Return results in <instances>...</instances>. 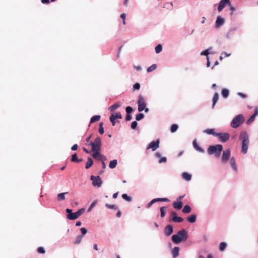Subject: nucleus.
<instances>
[{"label": "nucleus", "instance_id": "56", "mask_svg": "<svg viewBox=\"0 0 258 258\" xmlns=\"http://www.w3.org/2000/svg\"><path fill=\"white\" fill-rule=\"evenodd\" d=\"M237 95L238 96L240 97L241 98L243 99H245L247 97V95L246 94H244V93H242V92H238L237 93Z\"/></svg>", "mask_w": 258, "mask_h": 258}, {"label": "nucleus", "instance_id": "34", "mask_svg": "<svg viewBox=\"0 0 258 258\" xmlns=\"http://www.w3.org/2000/svg\"><path fill=\"white\" fill-rule=\"evenodd\" d=\"M68 192H61L57 195V199L58 201H61L65 200V195L68 194Z\"/></svg>", "mask_w": 258, "mask_h": 258}, {"label": "nucleus", "instance_id": "53", "mask_svg": "<svg viewBox=\"0 0 258 258\" xmlns=\"http://www.w3.org/2000/svg\"><path fill=\"white\" fill-rule=\"evenodd\" d=\"M37 251L38 253L44 254L45 252V250L43 247L40 246L37 248Z\"/></svg>", "mask_w": 258, "mask_h": 258}, {"label": "nucleus", "instance_id": "35", "mask_svg": "<svg viewBox=\"0 0 258 258\" xmlns=\"http://www.w3.org/2000/svg\"><path fill=\"white\" fill-rule=\"evenodd\" d=\"M191 211V208L189 205H185L182 210V212L184 214H189Z\"/></svg>", "mask_w": 258, "mask_h": 258}, {"label": "nucleus", "instance_id": "6", "mask_svg": "<svg viewBox=\"0 0 258 258\" xmlns=\"http://www.w3.org/2000/svg\"><path fill=\"white\" fill-rule=\"evenodd\" d=\"M245 121L244 115L239 114L233 117L230 123V126L233 128H237L242 125Z\"/></svg>", "mask_w": 258, "mask_h": 258}, {"label": "nucleus", "instance_id": "61", "mask_svg": "<svg viewBox=\"0 0 258 258\" xmlns=\"http://www.w3.org/2000/svg\"><path fill=\"white\" fill-rule=\"evenodd\" d=\"M78 145L77 144H75L72 146V147H71V150L72 151H76L78 149Z\"/></svg>", "mask_w": 258, "mask_h": 258}, {"label": "nucleus", "instance_id": "46", "mask_svg": "<svg viewBox=\"0 0 258 258\" xmlns=\"http://www.w3.org/2000/svg\"><path fill=\"white\" fill-rule=\"evenodd\" d=\"M255 119V117L253 116L252 115H250V116L247 119L246 121V123L247 125L250 124L252 122L254 121Z\"/></svg>", "mask_w": 258, "mask_h": 258}, {"label": "nucleus", "instance_id": "27", "mask_svg": "<svg viewBox=\"0 0 258 258\" xmlns=\"http://www.w3.org/2000/svg\"><path fill=\"white\" fill-rule=\"evenodd\" d=\"M100 118H101V116L100 115H95L92 116L90 120L89 126H90L92 123H93L94 122L99 121Z\"/></svg>", "mask_w": 258, "mask_h": 258}, {"label": "nucleus", "instance_id": "1", "mask_svg": "<svg viewBox=\"0 0 258 258\" xmlns=\"http://www.w3.org/2000/svg\"><path fill=\"white\" fill-rule=\"evenodd\" d=\"M242 30L240 25L235 23H231L227 32L224 34V36L227 40H231L236 35L240 34Z\"/></svg>", "mask_w": 258, "mask_h": 258}, {"label": "nucleus", "instance_id": "10", "mask_svg": "<svg viewBox=\"0 0 258 258\" xmlns=\"http://www.w3.org/2000/svg\"><path fill=\"white\" fill-rule=\"evenodd\" d=\"M221 157V163L223 164H226L231 158V151L230 149L223 150Z\"/></svg>", "mask_w": 258, "mask_h": 258}, {"label": "nucleus", "instance_id": "26", "mask_svg": "<svg viewBox=\"0 0 258 258\" xmlns=\"http://www.w3.org/2000/svg\"><path fill=\"white\" fill-rule=\"evenodd\" d=\"M171 252L173 258H176L179 254V247L175 246L171 249Z\"/></svg>", "mask_w": 258, "mask_h": 258}, {"label": "nucleus", "instance_id": "40", "mask_svg": "<svg viewBox=\"0 0 258 258\" xmlns=\"http://www.w3.org/2000/svg\"><path fill=\"white\" fill-rule=\"evenodd\" d=\"M156 202H159L158 198L153 199L150 202H149L146 205V208L148 209L150 208V207Z\"/></svg>", "mask_w": 258, "mask_h": 258}, {"label": "nucleus", "instance_id": "11", "mask_svg": "<svg viewBox=\"0 0 258 258\" xmlns=\"http://www.w3.org/2000/svg\"><path fill=\"white\" fill-rule=\"evenodd\" d=\"M90 180L92 181V185L95 187H100L103 183L102 180L99 175H91L90 176Z\"/></svg>", "mask_w": 258, "mask_h": 258}, {"label": "nucleus", "instance_id": "54", "mask_svg": "<svg viewBox=\"0 0 258 258\" xmlns=\"http://www.w3.org/2000/svg\"><path fill=\"white\" fill-rule=\"evenodd\" d=\"M141 87V85L139 83H136L133 85V90L134 91L139 90Z\"/></svg>", "mask_w": 258, "mask_h": 258}, {"label": "nucleus", "instance_id": "32", "mask_svg": "<svg viewBox=\"0 0 258 258\" xmlns=\"http://www.w3.org/2000/svg\"><path fill=\"white\" fill-rule=\"evenodd\" d=\"M120 103L119 102H116V103H114L113 104H112V105H111L110 106H109L108 108V110L112 112L114 110H116L118 108H119L120 107Z\"/></svg>", "mask_w": 258, "mask_h": 258}, {"label": "nucleus", "instance_id": "25", "mask_svg": "<svg viewBox=\"0 0 258 258\" xmlns=\"http://www.w3.org/2000/svg\"><path fill=\"white\" fill-rule=\"evenodd\" d=\"M226 6V0H220L217 7L218 12H221Z\"/></svg>", "mask_w": 258, "mask_h": 258}, {"label": "nucleus", "instance_id": "52", "mask_svg": "<svg viewBox=\"0 0 258 258\" xmlns=\"http://www.w3.org/2000/svg\"><path fill=\"white\" fill-rule=\"evenodd\" d=\"M112 113H114V118H115V119L122 118V115L120 112H114Z\"/></svg>", "mask_w": 258, "mask_h": 258}, {"label": "nucleus", "instance_id": "57", "mask_svg": "<svg viewBox=\"0 0 258 258\" xmlns=\"http://www.w3.org/2000/svg\"><path fill=\"white\" fill-rule=\"evenodd\" d=\"M132 114H126L125 117V120L126 121H130L132 119Z\"/></svg>", "mask_w": 258, "mask_h": 258}, {"label": "nucleus", "instance_id": "55", "mask_svg": "<svg viewBox=\"0 0 258 258\" xmlns=\"http://www.w3.org/2000/svg\"><path fill=\"white\" fill-rule=\"evenodd\" d=\"M159 202H169L170 200L166 198H158Z\"/></svg>", "mask_w": 258, "mask_h": 258}, {"label": "nucleus", "instance_id": "13", "mask_svg": "<svg viewBox=\"0 0 258 258\" xmlns=\"http://www.w3.org/2000/svg\"><path fill=\"white\" fill-rule=\"evenodd\" d=\"M160 146V140L157 139L150 142L147 146V149H151L153 151H156Z\"/></svg>", "mask_w": 258, "mask_h": 258}, {"label": "nucleus", "instance_id": "24", "mask_svg": "<svg viewBox=\"0 0 258 258\" xmlns=\"http://www.w3.org/2000/svg\"><path fill=\"white\" fill-rule=\"evenodd\" d=\"M181 177L186 181H189L192 178V175L187 172H183L181 174Z\"/></svg>", "mask_w": 258, "mask_h": 258}, {"label": "nucleus", "instance_id": "31", "mask_svg": "<svg viewBox=\"0 0 258 258\" xmlns=\"http://www.w3.org/2000/svg\"><path fill=\"white\" fill-rule=\"evenodd\" d=\"M94 162L93 159L90 157H88L87 158V161L86 163L85 168L86 169H89L93 164Z\"/></svg>", "mask_w": 258, "mask_h": 258}, {"label": "nucleus", "instance_id": "49", "mask_svg": "<svg viewBox=\"0 0 258 258\" xmlns=\"http://www.w3.org/2000/svg\"><path fill=\"white\" fill-rule=\"evenodd\" d=\"M81 234L80 235L84 237L87 233L88 229L85 227H82L80 229Z\"/></svg>", "mask_w": 258, "mask_h": 258}, {"label": "nucleus", "instance_id": "30", "mask_svg": "<svg viewBox=\"0 0 258 258\" xmlns=\"http://www.w3.org/2000/svg\"><path fill=\"white\" fill-rule=\"evenodd\" d=\"M197 217V215L196 214H192L187 218V221L190 223H194L196 221Z\"/></svg>", "mask_w": 258, "mask_h": 258}, {"label": "nucleus", "instance_id": "48", "mask_svg": "<svg viewBox=\"0 0 258 258\" xmlns=\"http://www.w3.org/2000/svg\"><path fill=\"white\" fill-rule=\"evenodd\" d=\"M84 237L82 236L81 235H79L76 238V239L74 241V243L75 244H79L80 243H81L82 240V239Z\"/></svg>", "mask_w": 258, "mask_h": 258}, {"label": "nucleus", "instance_id": "43", "mask_svg": "<svg viewBox=\"0 0 258 258\" xmlns=\"http://www.w3.org/2000/svg\"><path fill=\"white\" fill-rule=\"evenodd\" d=\"M163 47L161 44H158L155 46V50L156 53H159L162 50Z\"/></svg>", "mask_w": 258, "mask_h": 258}, {"label": "nucleus", "instance_id": "5", "mask_svg": "<svg viewBox=\"0 0 258 258\" xmlns=\"http://www.w3.org/2000/svg\"><path fill=\"white\" fill-rule=\"evenodd\" d=\"M85 209L84 208L79 209L77 212L73 213V210L69 208L66 209L67 213L66 217L69 220H75L78 219L85 212Z\"/></svg>", "mask_w": 258, "mask_h": 258}, {"label": "nucleus", "instance_id": "47", "mask_svg": "<svg viewBox=\"0 0 258 258\" xmlns=\"http://www.w3.org/2000/svg\"><path fill=\"white\" fill-rule=\"evenodd\" d=\"M157 66L156 64H153L149 67H148L147 69V72L148 73H150L153 71H154L155 69H156Z\"/></svg>", "mask_w": 258, "mask_h": 258}, {"label": "nucleus", "instance_id": "39", "mask_svg": "<svg viewBox=\"0 0 258 258\" xmlns=\"http://www.w3.org/2000/svg\"><path fill=\"white\" fill-rule=\"evenodd\" d=\"M122 198L125 201L131 202L132 201V197L126 194H123L121 195Z\"/></svg>", "mask_w": 258, "mask_h": 258}, {"label": "nucleus", "instance_id": "41", "mask_svg": "<svg viewBox=\"0 0 258 258\" xmlns=\"http://www.w3.org/2000/svg\"><path fill=\"white\" fill-rule=\"evenodd\" d=\"M109 120L112 123L113 126H114L116 122H118L119 121H115V118H114V113H111L109 116Z\"/></svg>", "mask_w": 258, "mask_h": 258}, {"label": "nucleus", "instance_id": "59", "mask_svg": "<svg viewBox=\"0 0 258 258\" xmlns=\"http://www.w3.org/2000/svg\"><path fill=\"white\" fill-rule=\"evenodd\" d=\"M252 115L255 117L258 115V106L255 107L254 112Z\"/></svg>", "mask_w": 258, "mask_h": 258}, {"label": "nucleus", "instance_id": "33", "mask_svg": "<svg viewBox=\"0 0 258 258\" xmlns=\"http://www.w3.org/2000/svg\"><path fill=\"white\" fill-rule=\"evenodd\" d=\"M167 208V207L166 206H163L160 208L159 210L161 218H163L166 216Z\"/></svg>", "mask_w": 258, "mask_h": 258}, {"label": "nucleus", "instance_id": "62", "mask_svg": "<svg viewBox=\"0 0 258 258\" xmlns=\"http://www.w3.org/2000/svg\"><path fill=\"white\" fill-rule=\"evenodd\" d=\"M206 59H207L206 66L207 68H209L210 67V65H211L209 56H207V58H206Z\"/></svg>", "mask_w": 258, "mask_h": 258}, {"label": "nucleus", "instance_id": "19", "mask_svg": "<svg viewBox=\"0 0 258 258\" xmlns=\"http://www.w3.org/2000/svg\"><path fill=\"white\" fill-rule=\"evenodd\" d=\"M155 156L159 158L158 163L159 164L165 163L167 161V159L166 157H162L161 153L157 152L155 153Z\"/></svg>", "mask_w": 258, "mask_h": 258}, {"label": "nucleus", "instance_id": "12", "mask_svg": "<svg viewBox=\"0 0 258 258\" xmlns=\"http://www.w3.org/2000/svg\"><path fill=\"white\" fill-rule=\"evenodd\" d=\"M102 147V142L101 138L99 136L97 137L94 141V146L93 148L92 152L101 151Z\"/></svg>", "mask_w": 258, "mask_h": 258}, {"label": "nucleus", "instance_id": "44", "mask_svg": "<svg viewBox=\"0 0 258 258\" xmlns=\"http://www.w3.org/2000/svg\"><path fill=\"white\" fill-rule=\"evenodd\" d=\"M98 132L100 134L103 135L104 133V129L103 127V122H100L99 124Z\"/></svg>", "mask_w": 258, "mask_h": 258}, {"label": "nucleus", "instance_id": "18", "mask_svg": "<svg viewBox=\"0 0 258 258\" xmlns=\"http://www.w3.org/2000/svg\"><path fill=\"white\" fill-rule=\"evenodd\" d=\"M213 49V47L210 46L207 49H206L203 51H202L200 53L201 55H204L206 56V58H207V56H209V54H215L217 53V52H211L210 50Z\"/></svg>", "mask_w": 258, "mask_h": 258}, {"label": "nucleus", "instance_id": "60", "mask_svg": "<svg viewBox=\"0 0 258 258\" xmlns=\"http://www.w3.org/2000/svg\"><path fill=\"white\" fill-rule=\"evenodd\" d=\"M85 145L88 146H91V151L92 152L93 148V146H94V141L89 142V143H86Z\"/></svg>", "mask_w": 258, "mask_h": 258}, {"label": "nucleus", "instance_id": "3", "mask_svg": "<svg viewBox=\"0 0 258 258\" xmlns=\"http://www.w3.org/2000/svg\"><path fill=\"white\" fill-rule=\"evenodd\" d=\"M238 139L241 142V152L243 154H246L249 145L248 133L246 131H241L239 134Z\"/></svg>", "mask_w": 258, "mask_h": 258}, {"label": "nucleus", "instance_id": "28", "mask_svg": "<svg viewBox=\"0 0 258 258\" xmlns=\"http://www.w3.org/2000/svg\"><path fill=\"white\" fill-rule=\"evenodd\" d=\"M203 133L209 135H212L215 137L217 134V132H215V130L214 128H207L204 130Z\"/></svg>", "mask_w": 258, "mask_h": 258}, {"label": "nucleus", "instance_id": "2", "mask_svg": "<svg viewBox=\"0 0 258 258\" xmlns=\"http://www.w3.org/2000/svg\"><path fill=\"white\" fill-rule=\"evenodd\" d=\"M188 238L187 231L182 228L179 230L176 234L172 235L171 240L175 244H178L182 242L186 241Z\"/></svg>", "mask_w": 258, "mask_h": 258}, {"label": "nucleus", "instance_id": "50", "mask_svg": "<svg viewBox=\"0 0 258 258\" xmlns=\"http://www.w3.org/2000/svg\"><path fill=\"white\" fill-rule=\"evenodd\" d=\"M134 111V108L130 106H127L125 107L126 114H132V113Z\"/></svg>", "mask_w": 258, "mask_h": 258}, {"label": "nucleus", "instance_id": "29", "mask_svg": "<svg viewBox=\"0 0 258 258\" xmlns=\"http://www.w3.org/2000/svg\"><path fill=\"white\" fill-rule=\"evenodd\" d=\"M219 98V93L217 92H215L214 94V96H213V99H212V108H214L215 104L217 103V102L218 101Z\"/></svg>", "mask_w": 258, "mask_h": 258}, {"label": "nucleus", "instance_id": "8", "mask_svg": "<svg viewBox=\"0 0 258 258\" xmlns=\"http://www.w3.org/2000/svg\"><path fill=\"white\" fill-rule=\"evenodd\" d=\"M216 137L218 138L220 143H224L229 140L230 136L228 133L220 132L217 133Z\"/></svg>", "mask_w": 258, "mask_h": 258}, {"label": "nucleus", "instance_id": "38", "mask_svg": "<svg viewBox=\"0 0 258 258\" xmlns=\"http://www.w3.org/2000/svg\"><path fill=\"white\" fill-rule=\"evenodd\" d=\"M178 128V125L176 123L172 124L170 128V131L171 133H174Z\"/></svg>", "mask_w": 258, "mask_h": 258}, {"label": "nucleus", "instance_id": "20", "mask_svg": "<svg viewBox=\"0 0 258 258\" xmlns=\"http://www.w3.org/2000/svg\"><path fill=\"white\" fill-rule=\"evenodd\" d=\"M230 165L232 170L234 172H236L238 170V169L236 163V160L234 156L231 157L230 159Z\"/></svg>", "mask_w": 258, "mask_h": 258}, {"label": "nucleus", "instance_id": "21", "mask_svg": "<svg viewBox=\"0 0 258 258\" xmlns=\"http://www.w3.org/2000/svg\"><path fill=\"white\" fill-rule=\"evenodd\" d=\"M172 206L174 209L176 210H179L182 209L183 206V203L182 201H175L173 202Z\"/></svg>", "mask_w": 258, "mask_h": 258}, {"label": "nucleus", "instance_id": "4", "mask_svg": "<svg viewBox=\"0 0 258 258\" xmlns=\"http://www.w3.org/2000/svg\"><path fill=\"white\" fill-rule=\"evenodd\" d=\"M223 150V146L221 144L210 145L207 149L208 154L210 155H215L216 158H219Z\"/></svg>", "mask_w": 258, "mask_h": 258}, {"label": "nucleus", "instance_id": "22", "mask_svg": "<svg viewBox=\"0 0 258 258\" xmlns=\"http://www.w3.org/2000/svg\"><path fill=\"white\" fill-rule=\"evenodd\" d=\"M221 94L223 98L226 99L229 96L230 91L227 88H223L221 89Z\"/></svg>", "mask_w": 258, "mask_h": 258}, {"label": "nucleus", "instance_id": "17", "mask_svg": "<svg viewBox=\"0 0 258 258\" xmlns=\"http://www.w3.org/2000/svg\"><path fill=\"white\" fill-rule=\"evenodd\" d=\"M192 146L194 149L199 152V153L204 154L205 153V150L204 148L201 147L197 143V139H195L192 141Z\"/></svg>", "mask_w": 258, "mask_h": 258}, {"label": "nucleus", "instance_id": "64", "mask_svg": "<svg viewBox=\"0 0 258 258\" xmlns=\"http://www.w3.org/2000/svg\"><path fill=\"white\" fill-rule=\"evenodd\" d=\"M224 55L225 57H229L231 55V53H227L225 51H223L221 52V55Z\"/></svg>", "mask_w": 258, "mask_h": 258}, {"label": "nucleus", "instance_id": "15", "mask_svg": "<svg viewBox=\"0 0 258 258\" xmlns=\"http://www.w3.org/2000/svg\"><path fill=\"white\" fill-rule=\"evenodd\" d=\"M225 22V20L224 18L220 16H217L215 21V28L216 29L220 28L224 24Z\"/></svg>", "mask_w": 258, "mask_h": 258}, {"label": "nucleus", "instance_id": "42", "mask_svg": "<svg viewBox=\"0 0 258 258\" xmlns=\"http://www.w3.org/2000/svg\"><path fill=\"white\" fill-rule=\"evenodd\" d=\"M145 117V115L144 113L140 112L139 113L137 114L136 115V120L137 121H140L143 119Z\"/></svg>", "mask_w": 258, "mask_h": 258}, {"label": "nucleus", "instance_id": "9", "mask_svg": "<svg viewBox=\"0 0 258 258\" xmlns=\"http://www.w3.org/2000/svg\"><path fill=\"white\" fill-rule=\"evenodd\" d=\"M183 221V219L182 217L178 216L176 212L174 211H171L170 212V215L168 220L169 222L181 223Z\"/></svg>", "mask_w": 258, "mask_h": 258}, {"label": "nucleus", "instance_id": "7", "mask_svg": "<svg viewBox=\"0 0 258 258\" xmlns=\"http://www.w3.org/2000/svg\"><path fill=\"white\" fill-rule=\"evenodd\" d=\"M137 103L138 104V110L139 112H142L147 106L146 101L143 96L141 94L138 96Z\"/></svg>", "mask_w": 258, "mask_h": 258}, {"label": "nucleus", "instance_id": "51", "mask_svg": "<svg viewBox=\"0 0 258 258\" xmlns=\"http://www.w3.org/2000/svg\"><path fill=\"white\" fill-rule=\"evenodd\" d=\"M105 206L110 209H113V210H116L117 209V207L115 206V205H111L109 204H105Z\"/></svg>", "mask_w": 258, "mask_h": 258}, {"label": "nucleus", "instance_id": "45", "mask_svg": "<svg viewBox=\"0 0 258 258\" xmlns=\"http://www.w3.org/2000/svg\"><path fill=\"white\" fill-rule=\"evenodd\" d=\"M137 121H137L136 120L133 121L132 122L131 125V127L132 129L134 130H139V127H138V122Z\"/></svg>", "mask_w": 258, "mask_h": 258}, {"label": "nucleus", "instance_id": "14", "mask_svg": "<svg viewBox=\"0 0 258 258\" xmlns=\"http://www.w3.org/2000/svg\"><path fill=\"white\" fill-rule=\"evenodd\" d=\"M92 156L95 159L101 161V160H106L107 158L103 154L101 153V151H97L93 152Z\"/></svg>", "mask_w": 258, "mask_h": 258}, {"label": "nucleus", "instance_id": "23", "mask_svg": "<svg viewBox=\"0 0 258 258\" xmlns=\"http://www.w3.org/2000/svg\"><path fill=\"white\" fill-rule=\"evenodd\" d=\"M71 161L73 163H80L83 161V159L78 158L77 153H75L72 155Z\"/></svg>", "mask_w": 258, "mask_h": 258}, {"label": "nucleus", "instance_id": "58", "mask_svg": "<svg viewBox=\"0 0 258 258\" xmlns=\"http://www.w3.org/2000/svg\"><path fill=\"white\" fill-rule=\"evenodd\" d=\"M235 8L233 6L229 8V10L230 11V15L231 16L233 14V12L235 11Z\"/></svg>", "mask_w": 258, "mask_h": 258}, {"label": "nucleus", "instance_id": "36", "mask_svg": "<svg viewBox=\"0 0 258 258\" xmlns=\"http://www.w3.org/2000/svg\"><path fill=\"white\" fill-rule=\"evenodd\" d=\"M117 164V159H113L110 161L109 164V167L111 169H114L116 167Z\"/></svg>", "mask_w": 258, "mask_h": 258}, {"label": "nucleus", "instance_id": "16", "mask_svg": "<svg viewBox=\"0 0 258 258\" xmlns=\"http://www.w3.org/2000/svg\"><path fill=\"white\" fill-rule=\"evenodd\" d=\"M173 231L174 228L173 226L171 224H168L164 228V235L166 237L170 236L173 233Z\"/></svg>", "mask_w": 258, "mask_h": 258}, {"label": "nucleus", "instance_id": "37", "mask_svg": "<svg viewBox=\"0 0 258 258\" xmlns=\"http://www.w3.org/2000/svg\"><path fill=\"white\" fill-rule=\"evenodd\" d=\"M227 246V244L225 242H221L220 243L219 247V250L220 251L222 252L225 250L226 247Z\"/></svg>", "mask_w": 258, "mask_h": 258}, {"label": "nucleus", "instance_id": "63", "mask_svg": "<svg viewBox=\"0 0 258 258\" xmlns=\"http://www.w3.org/2000/svg\"><path fill=\"white\" fill-rule=\"evenodd\" d=\"M97 200H94L91 204V205H90V206H91V207H92V208H93L96 205V204H97Z\"/></svg>", "mask_w": 258, "mask_h": 258}]
</instances>
